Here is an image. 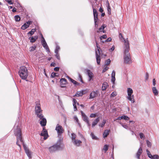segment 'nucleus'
I'll return each instance as SVG.
<instances>
[{"label":"nucleus","mask_w":159,"mask_h":159,"mask_svg":"<svg viewBox=\"0 0 159 159\" xmlns=\"http://www.w3.org/2000/svg\"><path fill=\"white\" fill-rule=\"evenodd\" d=\"M73 105H76V104L77 103L78 105H79V103L78 102H77V101L74 98L73 99Z\"/></svg>","instance_id":"42"},{"label":"nucleus","mask_w":159,"mask_h":159,"mask_svg":"<svg viewBox=\"0 0 159 159\" xmlns=\"http://www.w3.org/2000/svg\"><path fill=\"white\" fill-rule=\"evenodd\" d=\"M68 78L70 80V81L75 85H79L80 84V83L77 82L76 81L74 80L73 79L70 78L68 76Z\"/></svg>","instance_id":"28"},{"label":"nucleus","mask_w":159,"mask_h":159,"mask_svg":"<svg viewBox=\"0 0 159 159\" xmlns=\"http://www.w3.org/2000/svg\"><path fill=\"white\" fill-rule=\"evenodd\" d=\"M123 39L125 41L124 62L127 64H130L132 62V61L130 54L129 53V43L128 41H126L124 38Z\"/></svg>","instance_id":"1"},{"label":"nucleus","mask_w":159,"mask_h":159,"mask_svg":"<svg viewBox=\"0 0 159 159\" xmlns=\"http://www.w3.org/2000/svg\"><path fill=\"white\" fill-rule=\"evenodd\" d=\"M41 43L43 46L48 51H49L50 50L48 47L45 41V39H42L41 41Z\"/></svg>","instance_id":"14"},{"label":"nucleus","mask_w":159,"mask_h":159,"mask_svg":"<svg viewBox=\"0 0 159 159\" xmlns=\"http://www.w3.org/2000/svg\"><path fill=\"white\" fill-rule=\"evenodd\" d=\"M149 77V75L148 73H147L146 74V80H148Z\"/></svg>","instance_id":"63"},{"label":"nucleus","mask_w":159,"mask_h":159,"mask_svg":"<svg viewBox=\"0 0 159 159\" xmlns=\"http://www.w3.org/2000/svg\"><path fill=\"white\" fill-rule=\"evenodd\" d=\"M116 80V78L115 77H111V82L113 83V84H114L115 81Z\"/></svg>","instance_id":"50"},{"label":"nucleus","mask_w":159,"mask_h":159,"mask_svg":"<svg viewBox=\"0 0 159 159\" xmlns=\"http://www.w3.org/2000/svg\"><path fill=\"white\" fill-rule=\"evenodd\" d=\"M32 22L31 21H28L25 23L23 25H22L21 28L22 30H24L28 28L30 25L31 24Z\"/></svg>","instance_id":"11"},{"label":"nucleus","mask_w":159,"mask_h":159,"mask_svg":"<svg viewBox=\"0 0 159 159\" xmlns=\"http://www.w3.org/2000/svg\"><path fill=\"white\" fill-rule=\"evenodd\" d=\"M107 3L108 5L107 6L108 13L110 15L111 14V7L110 6L109 3L108 1L107 2Z\"/></svg>","instance_id":"30"},{"label":"nucleus","mask_w":159,"mask_h":159,"mask_svg":"<svg viewBox=\"0 0 159 159\" xmlns=\"http://www.w3.org/2000/svg\"><path fill=\"white\" fill-rule=\"evenodd\" d=\"M35 110L36 114L37 115L38 117H42L41 115H43L42 114L43 110L41 109L40 104L39 103L36 104Z\"/></svg>","instance_id":"4"},{"label":"nucleus","mask_w":159,"mask_h":159,"mask_svg":"<svg viewBox=\"0 0 159 159\" xmlns=\"http://www.w3.org/2000/svg\"><path fill=\"white\" fill-rule=\"evenodd\" d=\"M14 134L15 136L16 137V144L17 145L20 147L21 146L20 144V141L23 144L24 143V142L23 140L22 136L21 129L20 128H17L15 130Z\"/></svg>","instance_id":"2"},{"label":"nucleus","mask_w":159,"mask_h":159,"mask_svg":"<svg viewBox=\"0 0 159 159\" xmlns=\"http://www.w3.org/2000/svg\"><path fill=\"white\" fill-rule=\"evenodd\" d=\"M83 95V93L82 92H77L76 93L74 96V97H78L79 96H82Z\"/></svg>","instance_id":"29"},{"label":"nucleus","mask_w":159,"mask_h":159,"mask_svg":"<svg viewBox=\"0 0 159 159\" xmlns=\"http://www.w3.org/2000/svg\"><path fill=\"white\" fill-rule=\"evenodd\" d=\"M58 75H56V73L54 72H52L51 75V77L52 78L54 77L55 76H58Z\"/></svg>","instance_id":"41"},{"label":"nucleus","mask_w":159,"mask_h":159,"mask_svg":"<svg viewBox=\"0 0 159 159\" xmlns=\"http://www.w3.org/2000/svg\"><path fill=\"white\" fill-rule=\"evenodd\" d=\"M93 14L94 17V20L95 22V25H98L97 23V22L98 18V13L96 9L95 8H93Z\"/></svg>","instance_id":"8"},{"label":"nucleus","mask_w":159,"mask_h":159,"mask_svg":"<svg viewBox=\"0 0 159 159\" xmlns=\"http://www.w3.org/2000/svg\"><path fill=\"white\" fill-rule=\"evenodd\" d=\"M106 27L105 26H104V25H103L101 26V27L99 28L98 30H97V33H99L100 32H102L103 33L105 32V30H104L105 28Z\"/></svg>","instance_id":"23"},{"label":"nucleus","mask_w":159,"mask_h":159,"mask_svg":"<svg viewBox=\"0 0 159 159\" xmlns=\"http://www.w3.org/2000/svg\"><path fill=\"white\" fill-rule=\"evenodd\" d=\"M60 83L61 87L63 88L65 87V85L67 84V82L65 78H61L60 80Z\"/></svg>","instance_id":"12"},{"label":"nucleus","mask_w":159,"mask_h":159,"mask_svg":"<svg viewBox=\"0 0 159 159\" xmlns=\"http://www.w3.org/2000/svg\"><path fill=\"white\" fill-rule=\"evenodd\" d=\"M107 35H102V36H101V37H100V39L101 40H102V39H106V38H107Z\"/></svg>","instance_id":"44"},{"label":"nucleus","mask_w":159,"mask_h":159,"mask_svg":"<svg viewBox=\"0 0 159 159\" xmlns=\"http://www.w3.org/2000/svg\"><path fill=\"white\" fill-rule=\"evenodd\" d=\"M59 49L60 48L59 47H56L55 51V53H58L59 50Z\"/></svg>","instance_id":"48"},{"label":"nucleus","mask_w":159,"mask_h":159,"mask_svg":"<svg viewBox=\"0 0 159 159\" xmlns=\"http://www.w3.org/2000/svg\"><path fill=\"white\" fill-rule=\"evenodd\" d=\"M6 1L10 4H13L11 0H6Z\"/></svg>","instance_id":"53"},{"label":"nucleus","mask_w":159,"mask_h":159,"mask_svg":"<svg viewBox=\"0 0 159 159\" xmlns=\"http://www.w3.org/2000/svg\"><path fill=\"white\" fill-rule=\"evenodd\" d=\"M19 74L22 79H26L28 74L27 68L25 66H21L19 71Z\"/></svg>","instance_id":"3"},{"label":"nucleus","mask_w":159,"mask_h":159,"mask_svg":"<svg viewBox=\"0 0 159 159\" xmlns=\"http://www.w3.org/2000/svg\"><path fill=\"white\" fill-rule=\"evenodd\" d=\"M146 142H147V146L148 147H151V146H152V144H151V142H150L148 140H147L146 141Z\"/></svg>","instance_id":"40"},{"label":"nucleus","mask_w":159,"mask_h":159,"mask_svg":"<svg viewBox=\"0 0 159 159\" xmlns=\"http://www.w3.org/2000/svg\"><path fill=\"white\" fill-rule=\"evenodd\" d=\"M99 11L102 13L104 12L103 8L102 7H100L99 9Z\"/></svg>","instance_id":"56"},{"label":"nucleus","mask_w":159,"mask_h":159,"mask_svg":"<svg viewBox=\"0 0 159 159\" xmlns=\"http://www.w3.org/2000/svg\"><path fill=\"white\" fill-rule=\"evenodd\" d=\"M56 130L57 131L58 135H61L63 133L64 131L63 127L58 124L57 125Z\"/></svg>","instance_id":"6"},{"label":"nucleus","mask_w":159,"mask_h":159,"mask_svg":"<svg viewBox=\"0 0 159 159\" xmlns=\"http://www.w3.org/2000/svg\"><path fill=\"white\" fill-rule=\"evenodd\" d=\"M111 40V37L108 38L105 41V42H109Z\"/></svg>","instance_id":"52"},{"label":"nucleus","mask_w":159,"mask_h":159,"mask_svg":"<svg viewBox=\"0 0 159 159\" xmlns=\"http://www.w3.org/2000/svg\"><path fill=\"white\" fill-rule=\"evenodd\" d=\"M96 116V115L95 114H91L90 116V117L91 118H94Z\"/></svg>","instance_id":"51"},{"label":"nucleus","mask_w":159,"mask_h":159,"mask_svg":"<svg viewBox=\"0 0 159 159\" xmlns=\"http://www.w3.org/2000/svg\"><path fill=\"white\" fill-rule=\"evenodd\" d=\"M156 80L155 79H153V84L154 86H155L156 84Z\"/></svg>","instance_id":"57"},{"label":"nucleus","mask_w":159,"mask_h":159,"mask_svg":"<svg viewBox=\"0 0 159 159\" xmlns=\"http://www.w3.org/2000/svg\"><path fill=\"white\" fill-rule=\"evenodd\" d=\"M119 38H120V39H121V38H123V37L122 35V34L121 33H120L119 34Z\"/></svg>","instance_id":"62"},{"label":"nucleus","mask_w":159,"mask_h":159,"mask_svg":"<svg viewBox=\"0 0 159 159\" xmlns=\"http://www.w3.org/2000/svg\"><path fill=\"white\" fill-rule=\"evenodd\" d=\"M103 149L106 152L108 149V146L107 145H105L103 147Z\"/></svg>","instance_id":"39"},{"label":"nucleus","mask_w":159,"mask_h":159,"mask_svg":"<svg viewBox=\"0 0 159 159\" xmlns=\"http://www.w3.org/2000/svg\"><path fill=\"white\" fill-rule=\"evenodd\" d=\"M139 135L141 139H142L143 138H145L144 135L143 133H140Z\"/></svg>","instance_id":"45"},{"label":"nucleus","mask_w":159,"mask_h":159,"mask_svg":"<svg viewBox=\"0 0 159 159\" xmlns=\"http://www.w3.org/2000/svg\"><path fill=\"white\" fill-rule=\"evenodd\" d=\"M73 143L75 145L79 146H80V144L82 142L80 140H76L73 142Z\"/></svg>","instance_id":"26"},{"label":"nucleus","mask_w":159,"mask_h":159,"mask_svg":"<svg viewBox=\"0 0 159 159\" xmlns=\"http://www.w3.org/2000/svg\"><path fill=\"white\" fill-rule=\"evenodd\" d=\"M109 69V68L108 67H107V66H106L105 68H104L103 70H102V73H104L105 72H106V71H107V70H108V69Z\"/></svg>","instance_id":"47"},{"label":"nucleus","mask_w":159,"mask_h":159,"mask_svg":"<svg viewBox=\"0 0 159 159\" xmlns=\"http://www.w3.org/2000/svg\"><path fill=\"white\" fill-rule=\"evenodd\" d=\"M24 148L25 152L28 156L30 158H31L32 157L31 155V152L29 150L28 148H27L24 145Z\"/></svg>","instance_id":"13"},{"label":"nucleus","mask_w":159,"mask_h":159,"mask_svg":"<svg viewBox=\"0 0 159 159\" xmlns=\"http://www.w3.org/2000/svg\"><path fill=\"white\" fill-rule=\"evenodd\" d=\"M36 48V46H34L30 48V51H33Z\"/></svg>","instance_id":"46"},{"label":"nucleus","mask_w":159,"mask_h":159,"mask_svg":"<svg viewBox=\"0 0 159 159\" xmlns=\"http://www.w3.org/2000/svg\"><path fill=\"white\" fill-rule=\"evenodd\" d=\"M99 117H98L92 123V127H94L96 125H97L99 121Z\"/></svg>","instance_id":"21"},{"label":"nucleus","mask_w":159,"mask_h":159,"mask_svg":"<svg viewBox=\"0 0 159 159\" xmlns=\"http://www.w3.org/2000/svg\"><path fill=\"white\" fill-rule=\"evenodd\" d=\"M55 71H58L59 70V67H56L54 69Z\"/></svg>","instance_id":"58"},{"label":"nucleus","mask_w":159,"mask_h":159,"mask_svg":"<svg viewBox=\"0 0 159 159\" xmlns=\"http://www.w3.org/2000/svg\"><path fill=\"white\" fill-rule=\"evenodd\" d=\"M106 120H103L102 123L101 124H100L99 126L101 127H103L106 124Z\"/></svg>","instance_id":"35"},{"label":"nucleus","mask_w":159,"mask_h":159,"mask_svg":"<svg viewBox=\"0 0 159 159\" xmlns=\"http://www.w3.org/2000/svg\"><path fill=\"white\" fill-rule=\"evenodd\" d=\"M74 119L75 120H76V122L78 123V124L80 126V123H79V120L77 118V117L76 116H75L74 117Z\"/></svg>","instance_id":"49"},{"label":"nucleus","mask_w":159,"mask_h":159,"mask_svg":"<svg viewBox=\"0 0 159 159\" xmlns=\"http://www.w3.org/2000/svg\"><path fill=\"white\" fill-rule=\"evenodd\" d=\"M122 126L124 128H125V129H127V128H128V126L126 125H125V124H121Z\"/></svg>","instance_id":"54"},{"label":"nucleus","mask_w":159,"mask_h":159,"mask_svg":"<svg viewBox=\"0 0 159 159\" xmlns=\"http://www.w3.org/2000/svg\"><path fill=\"white\" fill-rule=\"evenodd\" d=\"M59 148V146L57 145H55L50 147L49 148V150L50 152L51 153L57 150Z\"/></svg>","instance_id":"10"},{"label":"nucleus","mask_w":159,"mask_h":159,"mask_svg":"<svg viewBox=\"0 0 159 159\" xmlns=\"http://www.w3.org/2000/svg\"><path fill=\"white\" fill-rule=\"evenodd\" d=\"M14 18L16 21H19L20 20V17L18 15L15 16Z\"/></svg>","instance_id":"32"},{"label":"nucleus","mask_w":159,"mask_h":159,"mask_svg":"<svg viewBox=\"0 0 159 159\" xmlns=\"http://www.w3.org/2000/svg\"><path fill=\"white\" fill-rule=\"evenodd\" d=\"M117 94V93L116 91L113 92L111 95V97H115Z\"/></svg>","instance_id":"36"},{"label":"nucleus","mask_w":159,"mask_h":159,"mask_svg":"<svg viewBox=\"0 0 159 159\" xmlns=\"http://www.w3.org/2000/svg\"><path fill=\"white\" fill-rule=\"evenodd\" d=\"M40 135L44 137V139H46L48 137V131L46 129L45 127H43V130L41 133Z\"/></svg>","instance_id":"7"},{"label":"nucleus","mask_w":159,"mask_h":159,"mask_svg":"<svg viewBox=\"0 0 159 159\" xmlns=\"http://www.w3.org/2000/svg\"><path fill=\"white\" fill-rule=\"evenodd\" d=\"M74 107V111H76L77 110V108L76 107V105H73Z\"/></svg>","instance_id":"61"},{"label":"nucleus","mask_w":159,"mask_h":159,"mask_svg":"<svg viewBox=\"0 0 159 159\" xmlns=\"http://www.w3.org/2000/svg\"><path fill=\"white\" fill-rule=\"evenodd\" d=\"M95 42H96V45H97V49H98L97 51H96V52L97 51L98 52H99V53H100V48L99 45L97 43V42L96 41Z\"/></svg>","instance_id":"37"},{"label":"nucleus","mask_w":159,"mask_h":159,"mask_svg":"<svg viewBox=\"0 0 159 159\" xmlns=\"http://www.w3.org/2000/svg\"><path fill=\"white\" fill-rule=\"evenodd\" d=\"M108 86V85L107 83L106 82H104L102 86V90L103 91H105Z\"/></svg>","instance_id":"22"},{"label":"nucleus","mask_w":159,"mask_h":159,"mask_svg":"<svg viewBox=\"0 0 159 159\" xmlns=\"http://www.w3.org/2000/svg\"><path fill=\"white\" fill-rule=\"evenodd\" d=\"M159 156L157 155H155L152 156V159H159Z\"/></svg>","instance_id":"38"},{"label":"nucleus","mask_w":159,"mask_h":159,"mask_svg":"<svg viewBox=\"0 0 159 159\" xmlns=\"http://www.w3.org/2000/svg\"><path fill=\"white\" fill-rule=\"evenodd\" d=\"M100 53L96 52V59L97 60V62L98 65L100 64Z\"/></svg>","instance_id":"15"},{"label":"nucleus","mask_w":159,"mask_h":159,"mask_svg":"<svg viewBox=\"0 0 159 159\" xmlns=\"http://www.w3.org/2000/svg\"><path fill=\"white\" fill-rule=\"evenodd\" d=\"M51 66H55V63H53V62H52L51 64Z\"/></svg>","instance_id":"64"},{"label":"nucleus","mask_w":159,"mask_h":159,"mask_svg":"<svg viewBox=\"0 0 159 159\" xmlns=\"http://www.w3.org/2000/svg\"><path fill=\"white\" fill-rule=\"evenodd\" d=\"M111 61L110 59H108L105 62V66H107L109 65L110 64Z\"/></svg>","instance_id":"34"},{"label":"nucleus","mask_w":159,"mask_h":159,"mask_svg":"<svg viewBox=\"0 0 159 159\" xmlns=\"http://www.w3.org/2000/svg\"><path fill=\"white\" fill-rule=\"evenodd\" d=\"M71 138L73 141H75L76 140L75 139L76 138V135L74 133H72L71 134Z\"/></svg>","instance_id":"33"},{"label":"nucleus","mask_w":159,"mask_h":159,"mask_svg":"<svg viewBox=\"0 0 159 159\" xmlns=\"http://www.w3.org/2000/svg\"><path fill=\"white\" fill-rule=\"evenodd\" d=\"M98 94L97 91H93L90 94L89 99H92L98 96Z\"/></svg>","instance_id":"16"},{"label":"nucleus","mask_w":159,"mask_h":159,"mask_svg":"<svg viewBox=\"0 0 159 159\" xmlns=\"http://www.w3.org/2000/svg\"><path fill=\"white\" fill-rule=\"evenodd\" d=\"M56 54L55 55L57 58L59 60L60 59V57L59 56V55L58 54V53H56Z\"/></svg>","instance_id":"55"},{"label":"nucleus","mask_w":159,"mask_h":159,"mask_svg":"<svg viewBox=\"0 0 159 159\" xmlns=\"http://www.w3.org/2000/svg\"><path fill=\"white\" fill-rule=\"evenodd\" d=\"M36 31L35 29H32L31 30L29 31L28 33V34H30L31 35H33L34 33Z\"/></svg>","instance_id":"31"},{"label":"nucleus","mask_w":159,"mask_h":159,"mask_svg":"<svg viewBox=\"0 0 159 159\" xmlns=\"http://www.w3.org/2000/svg\"><path fill=\"white\" fill-rule=\"evenodd\" d=\"M114 49H115V46H112V47L111 48L109 49V50L112 51L113 50H114Z\"/></svg>","instance_id":"60"},{"label":"nucleus","mask_w":159,"mask_h":159,"mask_svg":"<svg viewBox=\"0 0 159 159\" xmlns=\"http://www.w3.org/2000/svg\"><path fill=\"white\" fill-rule=\"evenodd\" d=\"M115 72L114 71H113L111 74V77H115Z\"/></svg>","instance_id":"59"},{"label":"nucleus","mask_w":159,"mask_h":159,"mask_svg":"<svg viewBox=\"0 0 159 159\" xmlns=\"http://www.w3.org/2000/svg\"><path fill=\"white\" fill-rule=\"evenodd\" d=\"M41 116H42V117H38L40 120H41L40 121V124L42 126L44 127L46 125L47 120H46V119H45V118L44 117V116L43 115Z\"/></svg>","instance_id":"9"},{"label":"nucleus","mask_w":159,"mask_h":159,"mask_svg":"<svg viewBox=\"0 0 159 159\" xmlns=\"http://www.w3.org/2000/svg\"><path fill=\"white\" fill-rule=\"evenodd\" d=\"M88 76L89 77V80H90L93 77V74L89 70H87Z\"/></svg>","instance_id":"27"},{"label":"nucleus","mask_w":159,"mask_h":159,"mask_svg":"<svg viewBox=\"0 0 159 159\" xmlns=\"http://www.w3.org/2000/svg\"><path fill=\"white\" fill-rule=\"evenodd\" d=\"M127 93L128 96L127 97V98L130 101H131L132 103H133L134 102V96L132 95V94L133 93V91L132 89L130 88H128L127 89Z\"/></svg>","instance_id":"5"},{"label":"nucleus","mask_w":159,"mask_h":159,"mask_svg":"<svg viewBox=\"0 0 159 159\" xmlns=\"http://www.w3.org/2000/svg\"><path fill=\"white\" fill-rule=\"evenodd\" d=\"M81 115L82 116V119L85 122H88V121L89 120L87 116L85 115V114L84 113V112L82 111H81Z\"/></svg>","instance_id":"18"},{"label":"nucleus","mask_w":159,"mask_h":159,"mask_svg":"<svg viewBox=\"0 0 159 159\" xmlns=\"http://www.w3.org/2000/svg\"><path fill=\"white\" fill-rule=\"evenodd\" d=\"M152 92L155 95L157 96L158 94V91L156 87H153L152 88Z\"/></svg>","instance_id":"25"},{"label":"nucleus","mask_w":159,"mask_h":159,"mask_svg":"<svg viewBox=\"0 0 159 159\" xmlns=\"http://www.w3.org/2000/svg\"><path fill=\"white\" fill-rule=\"evenodd\" d=\"M142 152V148L141 147H140L136 154V157L138 159H140V156Z\"/></svg>","instance_id":"17"},{"label":"nucleus","mask_w":159,"mask_h":159,"mask_svg":"<svg viewBox=\"0 0 159 159\" xmlns=\"http://www.w3.org/2000/svg\"><path fill=\"white\" fill-rule=\"evenodd\" d=\"M38 38V36H35L34 37H30L29 38V39L30 40L31 43H34L36 41Z\"/></svg>","instance_id":"19"},{"label":"nucleus","mask_w":159,"mask_h":159,"mask_svg":"<svg viewBox=\"0 0 159 159\" xmlns=\"http://www.w3.org/2000/svg\"><path fill=\"white\" fill-rule=\"evenodd\" d=\"M110 132V130L109 129H106L104 130L103 134V136L104 138H106L109 134Z\"/></svg>","instance_id":"24"},{"label":"nucleus","mask_w":159,"mask_h":159,"mask_svg":"<svg viewBox=\"0 0 159 159\" xmlns=\"http://www.w3.org/2000/svg\"><path fill=\"white\" fill-rule=\"evenodd\" d=\"M91 136L92 138V139H97L96 137L95 136V135L93 133H91Z\"/></svg>","instance_id":"43"},{"label":"nucleus","mask_w":159,"mask_h":159,"mask_svg":"<svg viewBox=\"0 0 159 159\" xmlns=\"http://www.w3.org/2000/svg\"><path fill=\"white\" fill-rule=\"evenodd\" d=\"M124 119L125 120H129V118L127 116L123 115L120 117H118L117 120H121V119Z\"/></svg>","instance_id":"20"}]
</instances>
